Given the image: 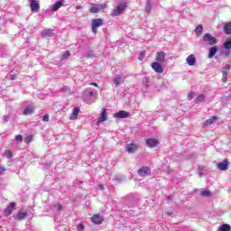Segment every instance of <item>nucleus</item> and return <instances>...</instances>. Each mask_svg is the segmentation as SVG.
I'll return each instance as SVG.
<instances>
[{
    "instance_id": "nucleus-1",
    "label": "nucleus",
    "mask_w": 231,
    "mask_h": 231,
    "mask_svg": "<svg viewBox=\"0 0 231 231\" xmlns=\"http://www.w3.org/2000/svg\"><path fill=\"white\" fill-rule=\"evenodd\" d=\"M83 100L86 104H95L97 102V90L88 88L83 92Z\"/></svg>"
},
{
    "instance_id": "nucleus-2",
    "label": "nucleus",
    "mask_w": 231,
    "mask_h": 231,
    "mask_svg": "<svg viewBox=\"0 0 231 231\" xmlns=\"http://www.w3.org/2000/svg\"><path fill=\"white\" fill-rule=\"evenodd\" d=\"M203 41L206 44H208L209 46H214V44H217V39H216V37L212 36V34L208 32L203 35Z\"/></svg>"
},
{
    "instance_id": "nucleus-3",
    "label": "nucleus",
    "mask_w": 231,
    "mask_h": 231,
    "mask_svg": "<svg viewBox=\"0 0 231 231\" xmlns=\"http://www.w3.org/2000/svg\"><path fill=\"white\" fill-rule=\"evenodd\" d=\"M104 20L97 18L92 20V32L95 35H97V28H100V26H103Z\"/></svg>"
},
{
    "instance_id": "nucleus-4",
    "label": "nucleus",
    "mask_w": 231,
    "mask_h": 231,
    "mask_svg": "<svg viewBox=\"0 0 231 231\" xmlns=\"http://www.w3.org/2000/svg\"><path fill=\"white\" fill-rule=\"evenodd\" d=\"M124 10H125V4H120L111 13L112 17H118V15L124 14Z\"/></svg>"
},
{
    "instance_id": "nucleus-5",
    "label": "nucleus",
    "mask_w": 231,
    "mask_h": 231,
    "mask_svg": "<svg viewBox=\"0 0 231 231\" xmlns=\"http://www.w3.org/2000/svg\"><path fill=\"white\" fill-rule=\"evenodd\" d=\"M106 7H107V5H97V4H94L90 7L89 12L91 14H98V12H100L101 10H106Z\"/></svg>"
},
{
    "instance_id": "nucleus-6",
    "label": "nucleus",
    "mask_w": 231,
    "mask_h": 231,
    "mask_svg": "<svg viewBox=\"0 0 231 231\" xmlns=\"http://www.w3.org/2000/svg\"><path fill=\"white\" fill-rule=\"evenodd\" d=\"M125 80V75L117 74L113 79V83L115 84V86H116V88H118V86H120V84H124Z\"/></svg>"
},
{
    "instance_id": "nucleus-7",
    "label": "nucleus",
    "mask_w": 231,
    "mask_h": 231,
    "mask_svg": "<svg viewBox=\"0 0 231 231\" xmlns=\"http://www.w3.org/2000/svg\"><path fill=\"white\" fill-rule=\"evenodd\" d=\"M107 120V109L104 108L97 118V125H100L103 122H106Z\"/></svg>"
},
{
    "instance_id": "nucleus-8",
    "label": "nucleus",
    "mask_w": 231,
    "mask_h": 231,
    "mask_svg": "<svg viewBox=\"0 0 231 231\" xmlns=\"http://www.w3.org/2000/svg\"><path fill=\"white\" fill-rule=\"evenodd\" d=\"M126 152H129V154H133L138 151V144L136 143H129L125 146Z\"/></svg>"
},
{
    "instance_id": "nucleus-9",
    "label": "nucleus",
    "mask_w": 231,
    "mask_h": 231,
    "mask_svg": "<svg viewBox=\"0 0 231 231\" xmlns=\"http://www.w3.org/2000/svg\"><path fill=\"white\" fill-rule=\"evenodd\" d=\"M228 165H230V162L226 159L217 164V169L218 171H228Z\"/></svg>"
},
{
    "instance_id": "nucleus-10",
    "label": "nucleus",
    "mask_w": 231,
    "mask_h": 231,
    "mask_svg": "<svg viewBox=\"0 0 231 231\" xmlns=\"http://www.w3.org/2000/svg\"><path fill=\"white\" fill-rule=\"evenodd\" d=\"M152 69L155 73H163V67H162V64L158 63V61L152 63Z\"/></svg>"
},
{
    "instance_id": "nucleus-11",
    "label": "nucleus",
    "mask_w": 231,
    "mask_h": 231,
    "mask_svg": "<svg viewBox=\"0 0 231 231\" xmlns=\"http://www.w3.org/2000/svg\"><path fill=\"white\" fill-rule=\"evenodd\" d=\"M165 57H166L165 52L163 51L157 52L155 56V60H157L156 62L160 64H163V62H165Z\"/></svg>"
},
{
    "instance_id": "nucleus-12",
    "label": "nucleus",
    "mask_w": 231,
    "mask_h": 231,
    "mask_svg": "<svg viewBox=\"0 0 231 231\" xmlns=\"http://www.w3.org/2000/svg\"><path fill=\"white\" fill-rule=\"evenodd\" d=\"M160 144V141L158 139H155V138H149L146 140V145L148 147H156L157 145Z\"/></svg>"
},
{
    "instance_id": "nucleus-13",
    "label": "nucleus",
    "mask_w": 231,
    "mask_h": 231,
    "mask_svg": "<svg viewBox=\"0 0 231 231\" xmlns=\"http://www.w3.org/2000/svg\"><path fill=\"white\" fill-rule=\"evenodd\" d=\"M131 114H129V112L126 111H119L117 113L114 114V118H129Z\"/></svg>"
},
{
    "instance_id": "nucleus-14",
    "label": "nucleus",
    "mask_w": 231,
    "mask_h": 231,
    "mask_svg": "<svg viewBox=\"0 0 231 231\" xmlns=\"http://www.w3.org/2000/svg\"><path fill=\"white\" fill-rule=\"evenodd\" d=\"M91 221L95 223V225H102L104 218L100 215L96 214L91 217Z\"/></svg>"
},
{
    "instance_id": "nucleus-15",
    "label": "nucleus",
    "mask_w": 231,
    "mask_h": 231,
    "mask_svg": "<svg viewBox=\"0 0 231 231\" xmlns=\"http://www.w3.org/2000/svg\"><path fill=\"white\" fill-rule=\"evenodd\" d=\"M186 63L188 66H196V55L190 54L186 59Z\"/></svg>"
},
{
    "instance_id": "nucleus-16",
    "label": "nucleus",
    "mask_w": 231,
    "mask_h": 231,
    "mask_svg": "<svg viewBox=\"0 0 231 231\" xmlns=\"http://www.w3.org/2000/svg\"><path fill=\"white\" fill-rule=\"evenodd\" d=\"M14 210H15V202H10L5 212L6 216H10Z\"/></svg>"
},
{
    "instance_id": "nucleus-17",
    "label": "nucleus",
    "mask_w": 231,
    "mask_h": 231,
    "mask_svg": "<svg viewBox=\"0 0 231 231\" xmlns=\"http://www.w3.org/2000/svg\"><path fill=\"white\" fill-rule=\"evenodd\" d=\"M138 174L143 177L149 176V174H151V170L149 167H143L138 171Z\"/></svg>"
},
{
    "instance_id": "nucleus-18",
    "label": "nucleus",
    "mask_w": 231,
    "mask_h": 231,
    "mask_svg": "<svg viewBox=\"0 0 231 231\" xmlns=\"http://www.w3.org/2000/svg\"><path fill=\"white\" fill-rule=\"evenodd\" d=\"M39 2L37 0H32L31 1V11L33 13L39 12Z\"/></svg>"
},
{
    "instance_id": "nucleus-19",
    "label": "nucleus",
    "mask_w": 231,
    "mask_h": 231,
    "mask_svg": "<svg viewBox=\"0 0 231 231\" xmlns=\"http://www.w3.org/2000/svg\"><path fill=\"white\" fill-rule=\"evenodd\" d=\"M216 120H217V116H211L209 119L206 120L202 125L203 127H209V125H212V124H214V122H216Z\"/></svg>"
},
{
    "instance_id": "nucleus-20",
    "label": "nucleus",
    "mask_w": 231,
    "mask_h": 231,
    "mask_svg": "<svg viewBox=\"0 0 231 231\" xmlns=\"http://www.w3.org/2000/svg\"><path fill=\"white\" fill-rule=\"evenodd\" d=\"M64 5V0H60L58 2H56L52 6H51V10L52 12H57V10H59L60 8H61V6Z\"/></svg>"
},
{
    "instance_id": "nucleus-21",
    "label": "nucleus",
    "mask_w": 231,
    "mask_h": 231,
    "mask_svg": "<svg viewBox=\"0 0 231 231\" xmlns=\"http://www.w3.org/2000/svg\"><path fill=\"white\" fill-rule=\"evenodd\" d=\"M228 71H230V64L226 65L222 71V74H223L222 81L223 82H226V77L228 75Z\"/></svg>"
},
{
    "instance_id": "nucleus-22",
    "label": "nucleus",
    "mask_w": 231,
    "mask_h": 231,
    "mask_svg": "<svg viewBox=\"0 0 231 231\" xmlns=\"http://www.w3.org/2000/svg\"><path fill=\"white\" fill-rule=\"evenodd\" d=\"M80 113V108L75 107L72 110V113L70 114V120H77V117L79 116V114Z\"/></svg>"
},
{
    "instance_id": "nucleus-23",
    "label": "nucleus",
    "mask_w": 231,
    "mask_h": 231,
    "mask_svg": "<svg viewBox=\"0 0 231 231\" xmlns=\"http://www.w3.org/2000/svg\"><path fill=\"white\" fill-rule=\"evenodd\" d=\"M54 31L51 29H47L42 32V37H53L55 35Z\"/></svg>"
},
{
    "instance_id": "nucleus-24",
    "label": "nucleus",
    "mask_w": 231,
    "mask_h": 231,
    "mask_svg": "<svg viewBox=\"0 0 231 231\" xmlns=\"http://www.w3.org/2000/svg\"><path fill=\"white\" fill-rule=\"evenodd\" d=\"M216 53H217V46H213V47L209 48L208 59H212L213 57H215Z\"/></svg>"
},
{
    "instance_id": "nucleus-25",
    "label": "nucleus",
    "mask_w": 231,
    "mask_h": 231,
    "mask_svg": "<svg viewBox=\"0 0 231 231\" xmlns=\"http://www.w3.org/2000/svg\"><path fill=\"white\" fill-rule=\"evenodd\" d=\"M207 96H205V94H201L195 99V104H201V102H204Z\"/></svg>"
},
{
    "instance_id": "nucleus-26",
    "label": "nucleus",
    "mask_w": 231,
    "mask_h": 231,
    "mask_svg": "<svg viewBox=\"0 0 231 231\" xmlns=\"http://www.w3.org/2000/svg\"><path fill=\"white\" fill-rule=\"evenodd\" d=\"M195 33L197 37L201 36L203 33V25H198L195 29Z\"/></svg>"
},
{
    "instance_id": "nucleus-27",
    "label": "nucleus",
    "mask_w": 231,
    "mask_h": 231,
    "mask_svg": "<svg viewBox=\"0 0 231 231\" xmlns=\"http://www.w3.org/2000/svg\"><path fill=\"white\" fill-rule=\"evenodd\" d=\"M218 230L219 231H231V226H230V225L223 224L222 226H219Z\"/></svg>"
},
{
    "instance_id": "nucleus-28",
    "label": "nucleus",
    "mask_w": 231,
    "mask_h": 231,
    "mask_svg": "<svg viewBox=\"0 0 231 231\" xmlns=\"http://www.w3.org/2000/svg\"><path fill=\"white\" fill-rule=\"evenodd\" d=\"M224 31L227 35L231 33V23H225Z\"/></svg>"
},
{
    "instance_id": "nucleus-29",
    "label": "nucleus",
    "mask_w": 231,
    "mask_h": 231,
    "mask_svg": "<svg viewBox=\"0 0 231 231\" xmlns=\"http://www.w3.org/2000/svg\"><path fill=\"white\" fill-rule=\"evenodd\" d=\"M33 114V107L32 106H27L24 110H23V115L28 116V115H32Z\"/></svg>"
},
{
    "instance_id": "nucleus-30",
    "label": "nucleus",
    "mask_w": 231,
    "mask_h": 231,
    "mask_svg": "<svg viewBox=\"0 0 231 231\" xmlns=\"http://www.w3.org/2000/svg\"><path fill=\"white\" fill-rule=\"evenodd\" d=\"M152 9V5L151 4V0L146 1L145 12H147V14H151Z\"/></svg>"
},
{
    "instance_id": "nucleus-31",
    "label": "nucleus",
    "mask_w": 231,
    "mask_h": 231,
    "mask_svg": "<svg viewBox=\"0 0 231 231\" xmlns=\"http://www.w3.org/2000/svg\"><path fill=\"white\" fill-rule=\"evenodd\" d=\"M4 156H5V158H7V160L12 159V156H13L12 151L11 150H5L4 152Z\"/></svg>"
},
{
    "instance_id": "nucleus-32",
    "label": "nucleus",
    "mask_w": 231,
    "mask_h": 231,
    "mask_svg": "<svg viewBox=\"0 0 231 231\" xmlns=\"http://www.w3.org/2000/svg\"><path fill=\"white\" fill-rule=\"evenodd\" d=\"M26 213L23 212V211H19L18 215H17V219H19L20 221H22V219H24L26 217Z\"/></svg>"
},
{
    "instance_id": "nucleus-33",
    "label": "nucleus",
    "mask_w": 231,
    "mask_h": 231,
    "mask_svg": "<svg viewBox=\"0 0 231 231\" xmlns=\"http://www.w3.org/2000/svg\"><path fill=\"white\" fill-rule=\"evenodd\" d=\"M70 55L71 53L69 52V51H66L62 54L61 60H66Z\"/></svg>"
},
{
    "instance_id": "nucleus-34",
    "label": "nucleus",
    "mask_w": 231,
    "mask_h": 231,
    "mask_svg": "<svg viewBox=\"0 0 231 231\" xmlns=\"http://www.w3.org/2000/svg\"><path fill=\"white\" fill-rule=\"evenodd\" d=\"M225 50H231V40H228L224 43Z\"/></svg>"
},
{
    "instance_id": "nucleus-35",
    "label": "nucleus",
    "mask_w": 231,
    "mask_h": 231,
    "mask_svg": "<svg viewBox=\"0 0 231 231\" xmlns=\"http://www.w3.org/2000/svg\"><path fill=\"white\" fill-rule=\"evenodd\" d=\"M86 57H87V59H91V58L95 57V53L93 52V51H89L86 53Z\"/></svg>"
},
{
    "instance_id": "nucleus-36",
    "label": "nucleus",
    "mask_w": 231,
    "mask_h": 231,
    "mask_svg": "<svg viewBox=\"0 0 231 231\" xmlns=\"http://www.w3.org/2000/svg\"><path fill=\"white\" fill-rule=\"evenodd\" d=\"M32 140H33V137L32 135H27L25 138H24V143H30V142H32Z\"/></svg>"
},
{
    "instance_id": "nucleus-37",
    "label": "nucleus",
    "mask_w": 231,
    "mask_h": 231,
    "mask_svg": "<svg viewBox=\"0 0 231 231\" xmlns=\"http://www.w3.org/2000/svg\"><path fill=\"white\" fill-rule=\"evenodd\" d=\"M201 196H203L205 198H208V196H210V191L203 190V191H201Z\"/></svg>"
},
{
    "instance_id": "nucleus-38",
    "label": "nucleus",
    "mask_w": 231,
    "mask_h": 231,
    "mask_svg": "<svg viewBox=\"0 0 231 231\" xmlns=\"http://www.w3.org/2000/svg\"><path fill=\"white\" fill-rule=\"evenodd\" d=\"M54 208L56 210H58L59 212H60V210H62V205L57 203V204H54Z\"/></svg>"
},
{
    "instance_id": "nucleus-39",
    "label": "nucleus",
    "mask_w": 231,
    "mask_h": 231,
    "mask_svg": "<svg viewBox=\"0 0 231 231\" xmlns=\"http://www.w3.org/2000/svg\"><path fill=\"white\" fill-rule=\"evenodd\" d=\"M42 122H50V116L48 114L42 116Z\"/></svg>"
},
{
    "instance_id": "nucleus-40",
    "label": "nucleus",
    "mask_w": 231,
    "mask_h": 231,
    "mask_svg": "<svg viewBox=\"0 0 231 231\" xmlns=\"http://www.w3.org/2000/svg\"><path fill=\"white\" fill-rule=\"evenodd\" d=\"M77 228H78V231H83L85 228L84 224H79L77 226Z\"/></svg>"
},
{
    "instance_id": "nucleus-41",
    "label": "nucleus",
    "mask_w": 231,
    "mask_h": 231,
    "mask_svg": "<svg viewBox=\"0 0 231 231\" xmlns=\"http://www.w3.org/2000/svg\"><path fill=\"white\" fill-rule=\"evenodd\" d=\"M15 140H16V142H19V143L23 142V135H21V134L16 135Z\"/></svg>"
},
{
    "instance_id": "nucleus-42",
    "label": "nucleus",
    "mask_w": 231,
    "mask_h": 231,
    "mask_svg": "<svg viewBox=\"0 0 231 231\" xmlns=\"http://www.w3.org/2000/svg\"><path fill=\"white\" fill-rule=\"evenodd\" d=\"M194 97H195V94L193 92H190L188 94L189 100H192V98H194Z\"/></svg>"
},
{
    "instance_id": "nucleus-43",
    "label": "nucleus",
    "mask_w": 231,
    "mask_h": 231,
    "mask_svg": "<svg viewBox=\"0 0 231 231\" xmlns=\"http://www.w3.org/2000/svg\"><path fill=\"white\" fill-rule=\"evenodd\" d=\"M9 119H10V116H4L3 117L4 124H6V122H8Z\"/></svg>"
},
{
    "instance_id": "nucleus-44",
    "label": "nucleus",
    "mask_w": 231,
    "mask_h": 231,
    "mask_svg": "<svg viewBox=\"0 0 231 231\" xmlns=\"http://www.w3.org/2000/svg\"><path fill=\"white\" fill-rule=\"evenodd\" d=\"M230 52H231V50H226L224 51V55H226V57H229L230 56Z\"/></svg>"
},
{
    "instance_id": "nucleus-45",
    "label": "nucleus",
    "mask_w": 231,
    "mask_h": 231,
    "mask_svg": "<svg viewBox=\"0 0 231 231\" xmlns=\"http://www.w3.org/2000/svg\"><path fill=\"white\" fill-rule=\"evenodd\" d=\"M9 79L11 80H15L17 79V77L15 75H14V74H10Z\"/></svg>"
},
{
    "instance_id": "nucleus-46",
    "label": "nucleus",
    "mask_w": 231,
    "mask_h": 231,
    "mask_svg": "<svg viewBox=\"0 0 231 231\" xmlns=\"http://www.w3.org/2000/svg\"><path fill=\"white\" fill-rule=\"evenodd\" d=\"M5 171H6V169H5V167L0 165V174H3V172H5Z\"/></svg>"
},
{
    "instance_id": "nucleus-47",
    "label": "nucleus",
    "mask_w": 231,
    "mask_h": 231,
    "mask_svg": "<svg viewBox=\"0 0 231 231\" xmlns=\"http://www.w3.org/2000/svg\"><path fill=\"white\" fill-rule=\"evenodd\" d=\"M97 189H98L99 190H104V185L98 184V185H97Z\"/></svg>"
},
{
    "instance_id": "nucleus-48",
    "label": "nucleus",
    "mask_w": 231,
    "mask_h": 231,
    "mask_svg": "<svg viewBox=\"0 0 231 231\" xmlns=\"http://www.w3.org/2000/svg\"><path fill=\"white\" fill-rule=\"evenodd\" d=\"M139 60H143V53H141V55L139 56Z\"/></svg>"
},
{
    "instance_id": "nucleus-49",
    "label": "nucleus",
    "mask_w": 231,
    "mask_h": 231,
    "mask_svg": "<svg viewBox=\"0 0 231 231\" xmlns=\"http://www.w3.org/2000/svg\"><path fill=\"white\" fill-rule=\"evenodd\" d=\"M91 86H95V88H98V84L97 83H90Z\"/></svg>"
},
{
    "instance_id": "nucleus-50",
    "label": "nucleus",
    "mask_w": 231,
    "mask_h": 231,
    "mask_svg": "<svg viewBox=\"0 0 231 231\" xmlns=\"http://www.w3.org/2000/svg\"><path fill=\"white\" fill-rule=\"evenodd\" d=\"M199 178H201L203 176V172L199 171Z\"/></svg>"
}]
</instances>
